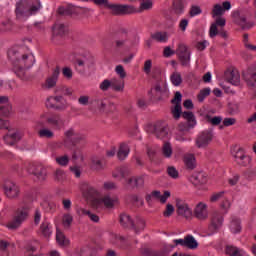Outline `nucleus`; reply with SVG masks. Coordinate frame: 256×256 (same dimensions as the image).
Returning <instances> with one entry per match:
<instances>
[{
  "label": "nucleus",
  "mask_w": 256,
  "mask_h": 256,
  "mask_svg": "<svg viewBox=\"0 0 256 256\" xmlns=\"http://www.w3.org/2000/svg\"><path fill=\"white\" fill-rule=\"evenodd\" d=\"M8 57L13 65V71L22 81H29L27 70L35 65V56L24 53L23 49L12 48L8 51Z\"/></svg>",
  "instance_id": "1"
},
{
  "label": "nucleus",
  "mask_w": 256,
  "mask_h": 256,
  "mask_svg": "<svg viewBox=\"0 0 256 256\" xmlns=\"http://www.w3.org/2000/svg\"><path fill=\"white\" fill-rule=\"evenodd\" d=\"M231 9V2L230 1H224L222 5L220 3L214 4L212 8V18L215 19V22L211 24L209 29V36L211 39L217 37L219 35V29L217 27H225L227 24V20L222 17V15H225V11H230Z\"/></svg>",
  "instance_id": "2"
},
{
  "label": "nucleus",
  "mask_w": 256,
  "mask_h": 256,
  "mask_svg": "<svg viewBox=\"0 0 256 256\" xmlns=\"http://www.w3.org/2000/svg\"><path fill=\"white\" fill-rule=\"evenodd\" d=\"M43 9L41 0H20L16 3L15 14L17 19H29Z\"/></svg>",
  "instance_id": "3"
},
{
  "label": "nucleus",
  "mask_w": 256,
  "mask_h": 256,
  "mask_svg": "<svg viewBox=\"0 0 256 256\" xmlns=\"http://www.w3.org/2000/svg\"><path fill=\"white\" fill-rule=\"evenodd\" d=\"M27 217H29V208L25 206L18 208L14 213L13 219L7 223V229H19L27 221Z\"/></svg>",
  "instance_id": "4"
},
{
  "label": "nucleus",
  "mask_w": 256,
  "mask_h": 256,
  "mask_svg": "<svg viewBox=\"0 0 256 256\" xmlns=\"http://www.w3.org/2000/svg\"><path fill=\"white\" fill-rule=\"evenodd\" d=\"M230 153L235 163L240 167H249V165H251V156L247 155L241 146L232 147Z\"/></svg>",
  "instance_id": "5"
},
{
  "label": "nucleus",
  "mask_w": 256,
  "mask_h": 256,
  "mask_svg": "<svg viewBox=\"0 0 256 256\" xmlns=\"http://www.w3.org/2000/svg\"><path fill=\"white\" fill-rule=\"evenodd\" d=\"M26 171H28L30 175H34V177L38 178L39 181H45V179H47V170L37 163H28Z\"/></svg>",
  "instance_id": "6"
},
{
  "label": "nucleus",
  "mask_w": 256,
  "mask_h": 256,
  "mask_svg": "<svg viewBox=\"0 0 256 256\" xmlns=\"http://www.w3.org/2000/svg\"><path fill=\"white\" fill-rule=\"evenodd\" d=\"M213 141V132L203 131L198 134L195 140V145L198 149H207Z\"/></svg>",
  "instance_id": "7"
},
{
  "label": "nucleus",
  "mask_w": 256,
  "mask_h": 256,
  "mask_svg": "<svg viewBox=\"0 0 256 256\" xmlns=\"http://www.w3.org/2000/svg\"><path fill=\"white\" fill-rule=\"evenodd\" d=\"M176 211L178 215L184 217V219H191L193 217V209L183 199H176Z\"/></svg>",
  "instance_id": "8"
},
{
  "label": "nucleus",
  "mask_w": 256,
  "mask_h": 256,
  "mask_svg": "<svg viewBox=\"0 0 256 256\" xmlns=\"http://www.w3.org/2000/svg\"><path fill=\"white\" fill-rule=\"evenodd\" d=\"M109 9L113 15H131L137 13V8L131 5L111 4Z\"/></svg>",
  "instance_id": "9"
},
{
  "label": "nucleus",
  "mask_w": 256,
  "mask_h": 256,
  "mask_svg": "<svg viewBox=\"0 0 256 256\" xmlns=\"http://www.w3.org/2000/svg\"><path fill=\"white\" fill-rule=\"evenodd\" d=\"M171 197V192L169 190L164 191L163 194H161V191L154 190L150 194L146 195V201L147 203H153V201H159V203H167V199Z\"/></svg>",
  "instance_id": "10"
},
{
  "label": "nucleus",
  "mask_w": 256,
  "mask_h": 256,
  "mask_svg": "<svg viewBox=\"0 0 256 256\" xmlns=\"http://www.w3.org/2000/svg\"><path fill=\"white\" fill-rule=\"evenodd\" d=\"M95 203L96 205H104L106 209H113V207L119 205V197L107 194L102 198L96 199Z\"/></svg>",
  "instance_id": "11"
},
{
  "label": "nucleus",
  "mask_w": 256,
  "mask_h": 256,
  "mask_svg": "<svg viewBox=\"0 0 256 256\" xmlns=\"http://www.w3.org/2000/svg\"><path fill=\"white\" fill-rule=\"evenodd\" d=\"M194 216L199 221H206L209 219V206L205 202H199L194 208Z\"/></svg>",
  "instance_id": "12"
},
{
  "label": "nucleus",
  "mask_w": 256,
  "mask_h": 256,
  "mask_svg": "<svg viewBox=\"0 0 256 256\" xmlns=\"http://www.w3.org/2000/svg\"><path fill=\"white\" fill-rule=\"evenodd\" d=\"M151 129L157 139H167L169 136V128L165 122H157Z\"/></svg>",
  "instance_id": "13"
},
{
  "label": "nucleus",
  "mask_w": 256,
  "mask_h": 256,
  "mask_svg": "<svg viewBox=\"0 0 256 256\" xmlns=\"http://www.w3.org/2000/svg\"><path fill=\"white\" fill-rule=\"evenodd\" d=\"M191 181L195 187L198 189H202L203 191H207L209 187L207 186V175L203 172H199L194 174L191 178Z\"/></svg>",
  "instance_id": "14"
},
{
  "label": "nucleus",
  "mask_w": 256,
  "mask_h": 256,
  "mask_svg": "<svg viewBox=\"0 0 256 256\" xmlns=\"http://www.w3.org/2000/svg\"><path fill=\"white\" fill-rule=\"evenodd\" d=\"M4 193L8 199H17L19 197V186L12 181H6L4 183Z\"/></svg>",
  "instance_id": "15"
},
{
  "label": "nucleus",
  "mask_w": 256,
  "mask_h": 256,
  "mask_svg": "<svg viewBox=\"0 0 256 256\" xmlns=\"http://www.w3.org/2000/svg\"><path fill=\"white\" fill-rule=\"evenodd\" d=\"M221 227H223V216L219 213H214L212 215L211 223L208 227L210 231L209 235H213V233H217V231H219Z\"/></svg>",
  "instance_id": "16"
},
{
  "label": "nucleus",
  "mask_w": 256,
  "mask_h": 256,
  "mask_svg": "<svg viewBox=\"0 0 256 256\" xmlns=\"http://www.w3.org/2000/svg\"><path fill=\"white\" fill-rule=\"evenodd\" d=\"M183 99V95L181 92H176L174 98L172 99V103L174 108L172 109V115L174 119H179L181 117V100Z\"/></svg>",
  "instance_id": "17"
},
{
  "label": "nucleus",
  "mask_w": 256,
  "mask_h": 256,
  "mask_svg": "<svg viewBox=\"0 0 256 256\" xmlns=\"http://www.w3.org/2000/svg\"><path fill=\"white\" fill-rule=\"evenodd\" d=\"M95 65V58L94 57H87L83 59H78L76 61V68L80 69V71H87L91 69Z\"/></svg>",
  "instance_id": "18"
},
{
  "label": "nucleus",
  "mask_w": 256,
  "mask_h": 256,
  "mask_svg": "<svg viewBox=\"0 0 256 256\" xmlns=\"http://www.w3.org/2000/svg\"><path fill=\"white\" fill-rule=\"evenodd\" d=\"M182 161L186 169L193 171V169L197 168V158L195 154L186 153L183 155Z\"/></svg>",
  "instance_id": "19"
},
{
  "label": "nucleus",
  "mask_w": 256,
  "mask_h": 256,
  "mask_svg": "<svg viewBox=\"0 0 256 256\" xmlns=\"http://www.w3.org/2000/svg\"><path fill=\"white\" fill-rule=\"evenodd\" d=\"M65 137L67 139H70L73 144L81 143V141H85V139H86V136L84 134H81V133L75 131V129H73V128H70L69 130H67L65 132Z\"/></svg>",
  "instance_id": "20"
},
{
  "label": "nucleus",
  "mask_w": 256,
  "mask_h": 256,
  "mask_svg": "<svg viewBox=\"0 0 256 256\" xmlns=\"http://www.w3.org/2000/svg\"><path fill=\"white\" fill-rule=\"evenodd\" d=\"M21 139H23V133L19 131H16L12 134H6L3 138L6 145H15L16 143H19Z\"/></svg>",
  "instance_id": "21"
},
{
  "label": "nucleus",
  "mask_w": 256,
  "mask_h": 256,
  "mask_svg": "<svg viewBox=\"0 0 256 256\" xmlns=\"http://www.w3.org/2000/svg\"><path fill=\"white\" fill-rule=\"evenodd\" d=\"M38 235L45 237V239H49V237L53 235V226H51V223L43 222L38 230Z\"/></svg>",
  "instance_id": "22"
},
{
  "label": "nucleus",
  "mask_w": 256,
  "mask_h": 256,
  "mask_svg": "<svg viewBox=\"0 0 256 256\" xmlns=\"http://www.w3.org/2000/svg\"><path fill=\"white\" fill-rule=\"evenodd\" d=\"M59 73V68H55L52 72V75L46 79L47 89H53V87L57 85V81L59 80Z\"/></svg>",
  "instance_id": "23"
},
{
  "label": "nucleus",
  "mask_w": 256,
  "mask_h": 256,
  "mask_svg": "<svg viewBox=\"0 0 256 256\" xmlns=\"http://www.w3.org/2000/svg\"><path fill=\"white\" fill-rule=\"evenodd\" d=\"M129 153H131V149L127 143L120 144L117 157L120 161H125L127 157H129Z\"/></svg>",
  "instance_id": "24"
},
{
  "label": "nucleus",
  "mask_w": 256,
  "mask_h": 256,
  "mask_svg": "<svg viewBox=\"0 0 256 256\" xmlns=\"http://www.w3.org/2000/svg\"><path fill=\"white\" fill-rule=\"evenodd\" d=\"M226 79L231 85H239L241 83V75L237 71H231L226 74Z\"/></svg>",
  "instance_id": "25"
},
{
  "label": "nucleus",
  "mask_w": 256,
  "mask_h": 256,
  "mask_svg": "<svg viewBox=\"0 0 256 256\" xmlns=\"http://www.w3.org/2000/svg\"><path fill=\"white\" fill-rule=\"evenodd\" d=\"M185 7H187V2H185V0H174L173 11L176 15H183V13H185Z\"/></svg>",
  "instance_id": "26"
},
{
  "label": "nucleus",
  "mask_w": 256,
  "mask_h": 256,
  "mask_svg": "<svg viewBox=\"0 0 256 256\" xmlns=\"http://www.w3.org/2000/svg\"><path fill=\"white\" fill-rule=\"evenodd\" d=\"M127 183L132 187H143V185H145V175L132 176L128 179Z\"/></svg>",
  "instance_id": "27"
},
{
  "label": "nucleus",
  "mask_w": 256,
  "mask_h": 256,
  "mask_svg": "<svg viewBox=\"0 0 256 256\" xmlns=\"http://www.w3.org/2000/svg\"><path fill=\"white\" fill-rule=\"evenodd\" d=\"M112 90L116 91L117 93H123V91H125V81L118 78H113Z\"/></svg>",
  "instance_id": "28"
},
{
  "label": "nucleus",
  "mask_w": 256,
  "mask_h": 256,
  "mask_svg": "<svg viewBox=\"0 0 256 256\" xmlns=\"http://www.w3.org/2000/svg\"><path fill=\"white\" fill-rule=\"evenodd\" d=\"M182 117L187 121L188 129H193V127L197 125V121L195 120V115H193V112H183Z\"/></svg>",
  "instance_id": "29"
},
{
  "label": "nucleus",
  "mask_w": 256,
  "mask_h": 256,
  "mask_svg": "<svg viewBox=\"0 0 256 256\" xmlns=\"http://www.w3.org/2000/svg\"><path fill=\"white\" fill-rule=\"evenodd\" d=\"M151 37L158 43H167L169 41V34L167 32H156Z\"/></svg>",
  "instance_id": "30"
},
{
  "label": "nucleus",
  "mask_w": 256,
  "mask_h": 256,
  "mask_svg": "<svg viewBox=\"0 0 256 256\" xmlns=\"http://www.w3.org/2000/svg\"><path fill=\"white\" fill-rule=\"evenodd\" d=\"M129 175V170L125 167L116 168L114 172L112 173V176L114 179H125Z\"/></svg>",
  "instance_id": "31"
},
{
  "label": "nucleus",
  "mask_w": 256,
  "mask_h": 256,
  "mask_svg": "<svg viewBox=\"0 0 256 256\" xmlns=\"http://www.w3.org/2000/svg\"><path fill=\"white\" fill-rule=\"evenodd\" d=\"M56 241L60 247H67V245H69V239H67L65 234L59 229L56 230Z\"/></svg>",
  "instance_id": "32"
},
{
  "label": "nucleus",
  "mask_w": 256,
  "mask_h": 256,
  "mask_svg": "<svg viewBox=\"0 0 256 256\" xmlns=\"http://www.w3.org/2000/svg\"><path fill=\"white\" fill-rule=\"evenodd\" d=\"M239 251H241V248L231 244L226 245L224 248V253L225 255H228V256H237Z\"/></svg>",
  "instance_id": "33"
},
{
  "label": "nucleus",
  "mask_w": 256,
  "mask_h": 256,
  "mask_svg": "<svg viewBox=\"0 0 256 256\" xmlns=\"http://www.w3.org/2000/svg\"><path fill=\"white\" fill-rule=\"evenodd\" d=\"M54 99H56L55 103L57 107H61V108H56V111H65V109L69 107L67 100L63 99L62 96H54Z\"/></svg>",
  "instance_id": "34"
},
{
  "label": "nucleus",
  "mask_w": 256,
  "mask_h": 256,
  "mask_svg": "<svg viewBox=\"0 0 256 256\" xmlns=\"http://www.w3.org/2000/svg\"><path fill=\"white\" fill-rule=\"evenodd\" d=\"M186 247L187 249L195 250L197 247H199V242L193 237V235H187L186 236Z\"/></svg>",
  "instance_id": "35"
},
{
  "label": "nucleus",
  "mask_w": 256,
  "mask_h": 256,
  "mask_svg": "<svg viewBox=\"0 0 256 256\" xmlns=\"http://www.w3.org/2000/svg\"><path fill=\"white\" fill-rule=\"evenodd\" d=\"M162 155L166 159H171V157L173 155V147L171 146V143H169V142L164 143V145L162 147Z\"/></svg>",
  "instance_id": "36"
},
{
  "label": "nucleus",
  "mask_w": 256,
  "mask_h": 256,
  "mask_svg": "<svg viewBox=\"0 0 256 256\" xmlns=\"http://www.w3.org/2000/svg\"><path fill=\"white\" fill-rule=\"evenodd\" d=\"M238 25L242 27V29H251L255 25L254 21L247 20L245 16H241L240 19L238 20Z\"/></svg>",
  "instance_id": "37"
},
{
  "label": "nucleus",
  "mask_w": 256,
  "mask_h": 256,
  "mask_svg": "<svg viewBox=\"0 0 256 256\" xmlns=\"http://www.w3.org/2000/svg\"><path fill=\"white\" fill-rule=\"evenodd\" d=\"M170 81L174 87H179L181 83H183V77H181V73L179 72H174L170 76Z\"/></svg>",
  "instance_id": "38"
},
{
  "label": "nucleus",
  "mask_w": 256,
  "mask_h": 256,
  "mask_svg": "<svg viewBox=\"0 0 256 256\" xmlns=\"http://www.w3.org/2000/svg\"><path fill=\"white\" fill-rule=\"evenodd\" d=\"M120 225L122 227H133V220L131 219V216L127 214H121L120 215Z\"/></svg>",
  "instance_id": "39"
},
{
  "label": "nucleus",
  "mask_w": 256,
  "mask_h": 256,
  "mask_svg": "<svg viewBox=\"0 0 256 256\" xmlns=\"http://www.w3.org/2000/svg\"><path fill=\"white\" fill-rule=\"evenodd\" d=\"M101 111H113V109H115V104L109 102V100H101L98 103Z\"/></svg>",
  "instance_id": "40"
},
{
  "label": "nucleus",
  "mask_w": 256,
  "mask_h": 256,
  "mask_svg": "<svg viewBox=\"0 0 256 256\" xmlns=\"http://www.w3.org/2000/svg\"><path fill=\"white\" fill-rule=\"evenodd\" d=\"M230 231L234 234L241 233V221L239 219H234L231 221Z\"/></svg>",
  "instance_id": "41"
},
{
  "label": "nucleus",
  "mask_w": 256,
  "mask_h": 256,
  "mask_svg": "<svg viewBox=\"0 0 256 256\" xmlns=\"http://www.w3.org/2000/svg\"><path fill=\"white\" fill-rule=\"evenodd\" d=\"M150 9H153V2L146 0L141 2L140 8L138 10L136 9V13H143V11H149Z\"/></svg>",
  "instance_id": "42"
},
{
  "label": "nucleus",
  "mask_w": 256,
  "mask_h": 256,
  "mask_svg": "<svg viewBox=\"0 0 256 256\" xmlns=\"http://www.w3.org/2000/svg\"><path fill=\"white\" fill-rule=\"evenodd\" d=\"M47 123L59 129V127L63 125V120H61V118L57 116H50L49 118H47Z\"/></svg>",
  "instance_id": "43"
},
{
  "label": "nucleus",
  "mask_w": 256,
  "mask_h": 256,
  "mask_svg": "<svg viewBox=\"0 0 256 256\" xmlns=\"http://www.w3.org/2000/svg\"><path fill=\"white\" fill-rule=\"evenodd\" d=\"M152 91L155 93L156 99H161L163 95H167V88L161 87V85H156Z\"/></svg>",
  "instance_id": "44"
},
{
  "label": "nucleus",
  "mask_w": 256,
  "mask_h": 256,
  "mask_svg": "<svg viewBox=\"0 0 256 256\" xmlns=\"http://www.w3.org/2000/svg\"><path fill=\"white\" fill-rule=\"evenodd\" d=\"M190 52L187 50V45L183 44V43H179L176 49V54L178 57H180L181 59H183V55H187Z\"/></svg>",
  "instance_id": "45"
},
{
  "label": "nucleus",
  "mask_w": 256,
  "mask_h": 256,
  "mask_svg": "<svg viewBox=\"0 0 256 256\" xmlns=\"http://www.w3.org/2000/svg\"><path fill=\"white\" fill-rule=\"evenodd\" d=\"M38 135L42 139H53L55 134L53 133V131H51L47 128H43V129L39 130Z\"/></svg>",
  "instance_id": "46"
},
{
  "label": "nucleus",
  "mask_w": 256,
  "mask_h": 256,
  "mask_svg": "<svg viewBox=\"0 0 256 256\" xmlns=\"http://www.w3.org/2000/svg\"><path fill=\"white\" fill-rule=\"evenodd\" d=\"M56 102L57 99L53 96H50L49 98H47L45 106L47 107V109H61V106H57Z\"/></svg>",
  "instance_id": "47"
},
{
  "label": "nucleus",
  "mask_w": 256,
  "mask_h": 256,
  "mask_svg": "<svg viewBox=\"0 0 256 256\" xmlns=\"http://www.w3.org/2000/svg\"><path fill=\"white\" fill-rule=\"evenodd\" d=\"M71 223H73V215L69 213L64 214L62 217V225H64L66 228H70Z\"/></svg>",
  "instance_id": "48"
},
{
  "label": "nucleus",
  "mask_w": 256,
  "mask_h": 256,
  "mask_svg": "<svg viewBox=\"0 0 256 256\" xmlns=\"http://www.w3.org/2000/svg\"><path fill=\"white\" fill-rule=\"evenodd\" d=\"M100 91H109L112 89V80L105 79L99 85Z\"/></svg>",
  "instance_id": "49"
},
{
  "label": "nucleus",
  "mask_w": 256,
  "mask_h": 256,
  "mask_svg": "<svg viewBox=\"0 0 256 256\" xmlns=\"http://www.w3.org/2000/svg\"><path fill=\"white\" fill-rule=\"evenodd\" d=\"M203 13V10L201 9V6L192 5L190 7L189 15L190 17H197V15H201Z\"/></svg>",
  "instance_id": "50"
},
{
  "label": "nucleus",
  "mask_w": 256,
  "mask_h": 256,
  "mask_svg": "<svg viewBox=\"0 0 256 256\" xmlns=\"http://www.w3.org/2000/svg\"><path fill=\"white\" fill-rule=\"evenodd\" d=\"M181 65L183 67H189V63H191V53L188 54H182V58L178 57Z\"/></svg>",
  "instance_id": "51"
},
{
  "label": "nucleus",
  "mask_w": 256,
  "mask_h": 256,
  "mask_svg": "<svg viewBox=\"0 0 256 256\" xmlns=\"http://www.w3.org/2000/svg\"><path fill=\"white\" fill-rule=\"evenodd\" d=\"M55 161L58 165H61L62 167H67L69 165V156H59L55 158Z\"/></svg>",
  "instance_id": "52"
},
{
  "label": "nucleus",
  "mask_w": 256,
  "mask_h": 256,
  "mask_svg": "<svg viewBox=\"0 0 256 256\" xmlns=\"http://www.w3.org/2000/svg\"><path fill=\"white\" fill-rule=\"evenodd\" d=\"M209 95H211V89L209 88L202 89L198 94V101H200V103H203V101H205V98L209 97Z\"/></svg>",
  "instance_id": "53"
},
{
  "label": "nucleus",
  "mask_w": 256,
  "mask_h": 256,
  "mask_svg": "<svg viewBox=\"0 0 256 256\" xmlns=\"http://www.w3.org/2000/svg\"><path fill=\"white\" fill-rule=\"evenodd\" d=\"M235 123H237L235 118H224L222 125H220V129H224V127H231L232 125H235Z\"/></svg>",
  "instance_id": "54"
},
{
  "label": "nucleus",
  "mask_w": 256,
  "mask_h": 256,
  "mask_svg": "<svg viewBox=\"0 0 256 256\" xmlns=\"http://www.w3.org/2000/svg\"><path fill=\"white\" fill-rule=\"evenodd\" d=\"M0 115L2 117H9L11 115V106L9 103L0 107Z\"/></svg>",
  "instance_id": "55"
},
{
  "label": "nucleus",
  "mask_w": 256,
  "mask_h": 256,
  "mask_svg": "<svg viewBox=\"0 0 256 256\" xmlns=\"http://www.w3.org/2000/svg\"><path fill=\"white\" fill-rule=\"evenodd\" d=\"M115 73L120 77V79H125V77H127V72H125L123 65H117L115 67Z\"/></svg>",
  "instance_id": "56"
},
{
  "label": "nucleus",
  "mask_w": 256,
  "mask_h": 256,
  "mask_svg": "<svg viewBox=\"0 0 256 256\" xmlns=\"http://www.w3.org/2000/svg\"><path fill=\"white\" fill-rule=\"evenodd\" d=\"M54 35H63L65 33V25L63 24H55L53 26Z\"/></svg>",
  "instance_id": "57"
},
{
  "label": "nucleus",
  "mask_w": 256,
  "mask_h": 256,
  "mask_svg": "<svg viewBox=\"0 0 256 256\" xmlns=\"http://www.w3.org/2000/svg\"><path fill=\"white\" fill-rule=\"evenodd\" d=\"M136 233L137 231H143L145 229V220L143 219H138L135 223H133V226Z\"/></svg>",
  "instance_id": "58"
},
{
  "label": "nucleus",
  "mask_w": 256,
  "mask_h": 256,
  "mask_svg": "<svg viewBox=\"0 0 256 256\" xmlns=\"http://www.w3.org/2000/svg\"><path fill=\"white\" fill-rule=\"evenodd\" d=\"M175 139L180 143H184V141H191V139L183 137V128H181V126H179V131L175 134Z\"/></svg>",
  "instance_id": "59"
},
{
  "label": "nucleus",
  "mask_w": 256,
  "mask_h": 256,
  "mask_svg": "<svg viewBox=\"0 0 256 256\" xmlns=\"http://www.w3.org/2000/svg\"><path fill=\"white\" fill-rule=\"evenodd\" d=\"M153 67V61L151 59H148L144 62L143 71L146 75H149L151 73V69Z\"/></svg>",
  "instance_id": "60"
},
{
  "label": "nucleus",
  "mask_w": 256,
  "mask_h": 256,
  "mask_svg": "<svg viewBox=\"0 0 256 256\" xmlns=\"http://www.w3.org/2000/svg\"><path fill=\"white\" fill-rule=\"evenodd\" d=\"M91 167L92 169L99 171V169H103V163L99 160V158H93Z\"/></svg>",
  "instance_id": "61"
},
{
  "label": "nucleus",
  "mask_w": 256,
  "mask_h": 256,
  "mask_svg": "<svg viewBox=\"0 0 256 256\" xmlns=\"http://www.w3.org/2000/svg\"><path fill=\"white\" fill-rule=\"evenodd\" d=\"M173 213H175V207L172 204H167L166 209L163 212V215L165 217H171V215H173Z\"/></svg>",
  "instance_id": "62"
},
{
  "label": "nucleus",
  "mask_w": 256,
  "mask_h": 256,
  "mask_svg": "<svg viewBox=\"0 0 256 256\" xmlns=\"http://www.w3.org/2000/svg\"><path fill=\"white\" fill-rule=\"evenodd\" d=\"M103 188L106 191H113L117 189V184L113 181H107V182H104Z\"/></svg>",
  "instance_id": "63"
},
{
  "label": "nucleus",
  "mask_w": 256,
  "mask_h": 256,
  "mask_svg": "<svg viewBox=\"0 0 256 256\" xmlns=\"http://www.w3.org/2000/svg\"><path fill=\"white\" fill-rule=\"evenodd\" d=\"M85 195H88V197H96L97 195V189L93 186H87L86 191L84 192Z\"/></svg>",
  "instance_id": "64"
}]
</instances>
